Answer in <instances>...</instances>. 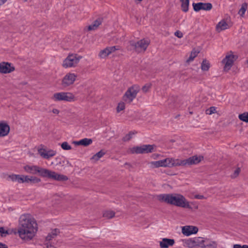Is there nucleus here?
I'll use <instances>...</instances> for the list:
<instances>
[{"label": "nucleus", "instance_id": "f257e3e1", "mask_svg": "<svg viewBox=\"0 0 248 248\" xmlns=\"http://www.w3.org/2000/svg\"><path fill=\"white\" fill-rule=\"evenodd\" d=\"M37 229L36 221L31 215L25 214L20 217L17 233L23 241L28 242L33 239Z\"/></svg>", "mask_w": 248, "mask_h": 248}, {"label": "nucleus", "instance_id": "f03ea898", "mask_svg": "<svg viewBox=\"0 0 248 248\" xmlns=\"http://www.w3.org/2000/svg\"><path fill=\"white\" fill-rule=\"evenodd\" d=\"M24 170L29 173L39 175L43 177H46L57 181H65L67 177L63 175L58 174L55 171L40 167L36 165H28L24 166Z\"/></svg>", "mask_w": 248, "mask_h": 248}, {"label": "nucleus", "instance_id": "7ed1b4c3", "mask_svg": "<svg viewBox=\"0 0 248 248\" xmlns=\"http://www.w3.org/2000/svg\"><path fill=\"white\" fill-rule=\"evenodd\" d=\"M157 199L177 206L190 208L188 201L185 197L179 194H160L157 196Z\"/></svg>", "mask_w": 248, "mask_h": 248}, {"label": "nucleus", "instance_id": "20e7f679", "mask_svg": "<svg viewBox=\"0 0 248 248\" xmlns=\"http://www.w3.org/2000/svg\"><path fill=\"white\" fill-rule=\"evenodd\" d=\"M149 165L151 167L153 168H172L179 166V159L168 157L157 161H152L149 163Z\"/></svg>", "mask_w": 248, "mask_h": 248}, {"label": "nucleus", "instance_id": "39448f33", "mask_svg": "<svg viewBox=\"0 0 248 248\" xmlns=\"http://www.w3.org/2000/svg\"><path fill=\"white\" fill-rule=\"evenodd\" d=\"M51 99L55 102H72L76 100V98L75 95L71 92H61L54 93L51 97Z\"/></svg>", "mask_w": 248, "mask_h": 248}, {"label": "nucleus", "instance_id": "423d86ee", "mask_svg": "<svg viewBox=\"0 0 248 248\" xmlns=\"http://www.w3.org/2000/svg\"><path fill=\"white\" fill-rule=\"evenodd\" d=\"M202 237L190 238L182 240L183 246L188 248H201V243L202 242Z\"/></svg>", "mask_w": 248, "mask_h": 248}, {"label": "nucleus", "instance_id": "0eeeda50", "mask_svg": "<svg viewBox=\"0 0 248 248\" xmlns=\"http://www.w3.org/2000/svg\"><path fill=\"white\" fill-rule=\"evenodd\" d=\"M81 58L76 54L69 55L63 61L62 66L65 68L75 67Z\"/></svg>", "mask_w": 248, "mask_h": 248}, {"label": "nucleus", "instance_id": "6e6552de", "mask_svg": "<svg viewBox=\"0 0 248 248\" xmlns=\"http://www.w3.org/2000/svg\"><path fill=\"white\" fill-rule=\"evenodd\" d=\"M155 146L154 145H143L140 146H136L131 149L132 153L145 154L155 151Z\"/></svg>", "mask_w": 248, "mask_h": 248}, {"label": "nucleus", "instance_id": "1a4fd4ad", "mask_svg": "<svg viewBox=\"0 0 248 248\" xmlns=\"http://www.w3.org/2000/svg\"><path fill=\"white\" fill-rule=\"evenodd\" d=\"M203 159L201 155H194L186 159H179V166H187L199 163Z\"/></svg>", "mask_w": 248, "mask_h": 248}, {"label": "nucleus", "instance_id": "9d476101", "mask_svg": "<svg viewBox=\"0 0 248 248\" xmlns=\"http://www.w3.org/2000/svg\"><path fill=\"white\" fill-rule=\"evenodd\" d=\"M77 78V75L73 73H67L62 80V85L67 87L74 84Z\"/></svg>", "mask_w": 248, "mask_h": 248}, {"label": "nucleus", "instance_id": "9b49d317", "mask_svg": "<svg viewBox=\"0 0 248 248\" xmlns=\"http://www.w3.org/2000/svg\"><path fill=\"white\" fill-rule=\"evenodd\" d=\"M235 60V56L232 53L226 55L225 58L222 60V63L224 64V70L225 71H229L232 67Z\"/></svg>", "mask_w": 248, "mask_h": 248}, {"label": "nucleus", "instance_id": "f8f14e48", "mask_svg": "<svg viewBox=\"0 0 248 248\" xmlns=\"http://www.w3.org/2000/svg\"><path fill=\"white\" fill-rule=\"evenodd\" d=\"M138 90L136 87H132L125 93L123 97L124 100L128 103L131 102L136 97Z\"/></svg>", "mask_w": 248, "mask_h": 248}, {"label": "nucleus", "instance_id": "ddd939ff", "mask_svg": "<svg viewBox=\"0 0 248 248\" xmlns=\"http://www.w3.org/2000/svg\"><path fill=\"white\" fill-rule=\"evenodd\" d=\"M149 43L150 41L148 39H144L140 40L136 43H132V45L134 46L136 51L141 52L146 50Z\"/></svg>", "mask_w": 248, "mask_h": 248}, {"label": "nucleus", "instance_id": "4468645a", "mask_svg": "<svg viewBox=\"0 0 248 248\" xmlns=\"http://www.w3.org/2000/svg\"><path fill=\"white\" fill-rule=\"evenodd\" d=\"M120 48V47L119 46L107 47L99 52L98 57L101 59L106 58L108 55L113 54L115 51L119 50Z\"/></svg>", "mask_w": 248, "mask_h": 248}, {"label": "nucleus", "instance_id": "2eb2a0df", "mask_svg": "<svg viewBox=\"0 0 248 248\" xmlns=\"http://www.w3.org/2000/svg\"><path fill=\"white\" fill-rule=\"evenodd\" d=\"M38 152L41 157L47 159L54 156L56 154L55 151L52 150H47L42 147H38Z\"/></svg>", "mask_w": 248, "mask_h": 248}, {"label": "nucleus", "instance_id": "dca6fc26", "mask_svg": "<svg viewBox=\"0 0 248 248\" xmlns=\"http://www.w3.org/2000/svg\"><path fill=\"white\" fill-rule=\"evenodd\" d=\"M193 9L196 12L200 10L209 11L212 8V5L210 3H193L192 4Z\"/></svg>", "mask_w": 248, "mask_h": 248}, {"label": "nucleus", "instance_id": "f3484780", "mask_svg": "<svg viewBox=\"0 0 248 248\" xmlns=\"http://www.w3.org/2000/svg\"><path fill=\"white\" fill-rule=\"evenodd\" d=\"M198 231V228L194 226L186 225L182 227V232L186 236L196 234Z\"/></svg>", "mask_w": 248, "mask_h": 248}, {"label": "nucleus", "instance_id": "a211bd4d", "mask_svg": "<svg viewBox=\"0 0 248 248\" xmlns=\"http://www.w3.org/2000/svg\"><path fill=\"white\" fill-rule=\"evenodd\" d=\"M15 68L12 63L3 62L0 63V72L3 74H7L12 72Z\"/></svg>", "mask_w": 248, "mask_h": 248}, {"label": "nucleus", "instance_id": "6ab92c4d", "mask_svg": "<svg viewBox=\"0 0 248 248\" xmlns=\"http://www.w3.org/2000/svg\"><path fill=\"white\" fill-rule=\"evenodd\" d=\"M9 177L13 181L19 183H29V176L28 175L12 174Z\"/></svg>", "mask_w": 248, "mask_h": 248}, {"label": "nucleus", "instance_id": "aec40b11", "mask_svg": "<svg viewBox=\"0 0 248 248\" xmlns=\"http://www.w3.org/2000/svg\"><path fill=\"white\" fill-rule=\"evenodd\" d=\"M202 242L201 243V248H217V242L210 240L207 238L202 237Z\"/></svg>", "mask_w": 248, "mask_h": 248}, {"label": "nucleus", "instance_id": "412c9836", "mask_svg": "<svg viewBox=\"0 0 248 248\" xmlns=\"http://www.w3.org/2000/svg\"><path fill=\"white\" fill-rule=\"evenodd\" d=\"M230 27L228 22L225 19L221 20L216 25V30L217 32H221L222 31L229 29Z\"/></svg>", "mask_w": 248, "mask_h": 248}, {"label": "nucleus", "instance_id": "4be33fe9", "mask_svg": "<svg viewBox=\"0 0 248 248\" xmlns=\"http://www.w3.org/2000/svg\"><path fill=\"white\" fill-rule=\"evenodd\" d=\"M159 243L161 248H168L170 247L173 246L175 241L173 239L163 238L161 239Z\"/></svg>", "mask_w": 248, "mask_h": 248}, {"label": "nucleus", "instance_id": "5701e85b", "mask_svg": "<svg viewBox=\"0 0 248 248\" xmlns=\"http://www.w3.org/2000/svg\"><path fill=\"white\" fill-rule=\"evenodd\" d=\"M10 131L9 125L5 122L0 123V137L7 136Z\"/></svg>", "mask_w": 248, "mask_h": 248}, {"label": "nucleus", "instance_id": "b1692460", "mask_svg": "<svg viewBox=\"0 0 248 248\" xmlns=\"http://www.w3.org/2000/svg\"><path fill=\"white\" fill-rule=\"evenodd\" d=\"M102 20L100 18L96 19L93 23L88 27V30L92 31L96 30L101 24Z\"/></svg>", "mask_w": 248, "mask_h": 248}, {"label": "nucleus", "instance_id": "393cba45", "mask_svg": "<svg viewBox=\"0 0 248 248\" xmlns=\"http://www.w3.org/2000/svg\"><path fill=\"white\" fill-rule=\"evenodd\" d=\"M181 8L183 12H187L189 9V0H181Z\"/></svg>", "mask_w": 248, "mask_h": 248}, {"label": "nucleus", "instance_id": "a878e982", "mask_svg": "<svg viewBox=\"0 0 248 248\" xmlns=\"http://www.w3.org/2000/svg\"><path fill=\"white\" fill-rule=\"evenodd\" d=\"M211 66L210 63L206 60H204L201 64V69L202 71H207Z\"/></svg>", "mask_w": 248, "mask_h": 248}, {"label": "nucleus", "instance_id": "bb28decb", "mask_svg": "<svg viewBox=\"0 0 248 248\" xmlns=\"http://www.w3.org/2000/svg\"><path fill=\"white\" fill-rule=\"evenodd\" d=\"M104 155L105 152L103 151H100L93 155L91 158V159L96 161L101 158Z\"/></svg>", "mask_w": 248, "mask_h": 248}, {"label": "nucleus", "instance_id": "cd10ccee", "mask_svg": "<svg viewBox=\"0 0 248 248\" xmlns=\"http://www.w3.org/2000/svg\"><path fill=\"white\" fill-rule=\"evenodd\" d=\"M239 119L244 122L248 123V112H245L238 115Z\"/></svg>", "mask_w": 248, "mask_h": 248}, {"label": "nucleus", "instance_id": "c85d7f7f", "mask_svg": "<svg viewBox=\"0 0 248 248\" xmlns=\"http://www.w3.org/2000/svg\"><path fill=\"white\" fill-rule=\"evenodd\" d=\"M81 145L84 146H87L91 144L93 142V140L91 139L84 138L81 140Z\"/></svg>", "mask_w": 248, "mask_h": 248}, {"label": "nucleus", "instance_id": "c756f323", "mask_svg": "<svg viewBox=\"0 0 248 248\" xmlns=\"http://www.w3.org/2000/svg\"><path fill=\"white\" fill-rule=\"evenodd\" d=\"M136 132L135 131L130 132L128 134H126L123 140L125 141H127L131 139L133 136L136 134Z\"/></svg>", "mask_w": 248, "mask_h": 248}, {"label": "nucleus", "instance_id": "7c9ffc66", "mask_svg": "<svg viewBox=\"0 0 248 248\" xmlns=\"http://www.w3.org/2000/svg\"><path fill=\"white\" fill-rule=\"evenodd\" d=\"M198 53V51L193 49L191 52L190 55L187 60V62H190L191 61H192L194 60V59L197 56Z\"/></svg>", "mask_w": 248, "mask_h": 248}, {"label": "nucleus", "instance_id": "2f4dec72", "mask_svg": "<svg viewBox=\"0 0 248 248\" xmlns=\"http://www.w3.org/2000/svg\"><path fill=\"white\" fill-rule=\"evenodd\" d=\"M115 215V213L112 211H106L103 214V216L108 218H111Z\"/></svg>", "mask_w": 248, "mask_h": 248}, {"label": "nucleus", "instance_id": "473e14b6", "mask_svg": "<svg viewBox=\"0 0 248 248\" xmlns=\"http://www.w3.org/2000/svg\"><path fill=\"white\" fill-rule=\"evenodd\" d=\"M41 182V179L37 177L33 176H29V183L33 184L38 183Z\"/></svg>", "mask_w": 248, "mask_h": 248}, {"label": "nucleus", "instance_id": "72a5a7b5", "mask_svg": "<svg viewBox=\"0 0 248 248\" xmlns=\"http://www.w3.org/2000/svg\"><path fill=\"white\" fill-rule=\"evenodd\" d=\"M247 9V4L244 3L242 4L241 8L239 10L238 12V14L240 16H243L245 14Z\"/></svg>", "mask_w": 248, "mask_h": 248}, {"label": "nucleus", "instance_id": "f704fd0d", "mask_svg": "<svg viewBox=\"0 0 248 248\" xmlns=\"http://www.w3.org/2000/svg\"><path fill=\"white\" fill-rule=\"evenodd\" d=\"M125 108V104L123 102H120L117 106V111L120 112Z\"/></svg>", "mask_w": 248, "mask_h": 248}, {"label": "nucleus", "instance_id": "c9c22d12", "mask_svg": "<svg viewBox=\"0 0 248 248\" xmlns=\"http://www.w3.org/2000/svg\"><path fill=\"white\" fill-rule=\"evenodd\" d=\"M206 113L208 115H211L216 112V108L214 107H210L206 110Z\"/></svg>", "mask_w": 248, "mask_h": 248}, {"label": "nucleus", "instance_id": "e433bc0d", "mask_svg": "<svg viewBox=\"0 0 248 248\" xmlns=\"http://www.w3.org/2000/svg\"><path fill=\"white\" fill-rule=\"evenodd\" d=\"M61 147L65 150H69L71 149V146L67 142L62 143Z\"/></svg>", "mask_w": 248, "mask_h": 248}, {"label": "nucleus", "instance_id": "4c0bfd02", "mask_svg": "<svg viewBox=\"0 0 248 248\" xmlns=\"http://www.w3.org/2000/svg\"><path fill=\"white\" fill-rule=\"evenodd\" d=\"M58 232V231L57 230H53L51 233L52 234H49L46 237V239L47 240H50L53 237V235H56L57 234V232Z\"/></svg>", "mask_w": 248, "mask_h": 248}, {"label": "nucleus", "instance_id": "58836bf2", "mask_svg": "<svg viewBox=\"0 0 248 248\" xmlns=\"http://www.w3.org/2000/svg\"><path fill=\"white\" fill-rule=\"evenodd\" d=\"M9 233L8 231L3 227H0V235L2 236H5Z\"/></svg>", "mask_w": 248, "mask_h": 248}, {"label": "nucleus", "instance_id": "ea45409f", "mask_svg": "<svg viewBox=\"0 0 248 248\" xmlns=\"http://www.w3.org/2000/svg\"><path fill=\"white\" fill-rule=\"evenodd\" d=\"M151 84L147 83L142 88V90L143 92L146 93L148 91L149 89L151 88Z\"/></svg>", "mask_w": 248, "mask_h": 248}, {"label": "nucleus", "instance_id": "a19ab883", "mask_svg": "<svg viewBox=\"0 0 248 248\" xmlns=\"http://www.w3.org/2000/svg\"><path fill=\"white\" fill-rule=\"evenodd\" d=\"M240 172V168L236 169L234 170L233 174L232 175V177L235 178V177H237L238 175V174H239Z\"/></svg>", "mask_w": 248, "mask_h": 248}, {"label": "nucleus", "instance_id": "79ce46f5", "mask_svg": "<svg viewBox=\"0 0 248 248\" xmlns=\"http://www.w3.org/2000/svg\"><path fill=\"white\" fill-rule=\"evenodd\" d=\"M233 248H248V245H244L241 246L239 244H235L233 246Z\"/></svg>", "mask_w": 248, "mask_h": 248}, {"label": "nucleus", "instance_id": "37998d69", "mask_svg": "<svg viewBox=\"0 0 248 248\" xmlns=\"http://www.w3.org/2000/svg\"><path fill=\"white\" fill-rule=\"evenodd\" d=\"M175 35L177 36V37L181 38L183 36V34L182 32L180 31H176L175 33Z\"/></svg>", "mask_w": 248, "mask_h": 248}, {"label": "nucleus", "instance_id": "c03bdc74", "mask_svg": "<svg viewBox=\"0 0 248 248\" xmlns=\"http://www.w3.org/2000/svg\"><path fill=\"white\" fill-rule=\"evenodd\" d=\"M160 156H161V155L159 154H155L152 155L151 157H152V158H153L154 159H157L160 158Z\"/></svg>", "mask_w": 248, "mask_h": 248}, {"label": "nucleus", "instance_id": "a18cd8bd", "mask_svg": "<svg viewBox=\"0 0 248 248\" xmlns=\"http://www.w3.org/2000/svg\"><path fill=\"white\" fill-rule=\"evenodd\" d=\"M194 198L197 199H205V197L202 195L197 194L194 196Z\"/></svg>", "mask_w": 248, "mask_h": 248}, {"label": "nucleus", "instance_id": "49530a36", "mask_svg": "<svg viewBox=\"0 0 248 248\" xmlns=\"http://www.w3.org/2000/svg\"><path fill=\"white\" fill-rule=\"evenodd\" d=\"M73 143L76 145H81V140L78 141H73Z\"/></svg>", "mask_w": 248, "mask_h": 248}, {"label": "nucleus", "instance_id": "de8ad7c7", "mask_svg": "<svg viewBox=\"0 0 248 248\" xmlns=\"http://www.w3.org/2000/svg\"><path fill=\"white\" fill-rule=\"evenodd\" d=\"M52 112L55 114H58L60 112V111L59 109L57 108H53L52 110Z\"/></svg>", "mask_w": 248, "mask_h": 248}, {"label": "nucleus", "instance_id": "09e8293b", "mask_svg": "<svg viewBox=\"0 0 248 248\" xmlns=\"http://www.w3.org/2000/svg\"><path fill=\"white\" fill-rule=\"evenodd\" d=\"M0 248H8V247L5 244L0 242Z\"/></svg>", "mask_w": 248, "mask_h": 248}, {"label": "nucleus", "instance_id": "8fccbe9b", "mask_svg": "<svg viewBox=\"0 0 248 248\" xmlns=\"http://www.w3.org/2000/svg\"><path fill=\"white\" fill-rule=\"evenodd\" d=\"M7 0H0V5L3 4Z\"/></svg>", "mask_w": 248, "mask_h": 248}, {"label": "nucleus", "instance_id": "3c124183", "mask_svg": "<svg viewBox=\"0 0 248 248\" xmlns=\"http://www.w3.org/2000/svg\"><path fill=\"white\" fill-rule=\"evenodd\" d=\"M24 1H27V0H24Z\"/></svg>", "mask_w": 248, "mask_h": 248}]
</instances>
